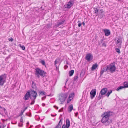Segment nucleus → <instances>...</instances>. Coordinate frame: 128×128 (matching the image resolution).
I'll return each mask as SVG.
<instances>
[{"label":"nucleus","mask_w":128,"mask_h":128,"mask_svg":"<svg viewBox=\"0 0 128 128\" xmlns=\"http://www.w3.org/2000/svg\"><path fill=\"white\" fill-rule=\"evenodd\" d=\"M112 114V112L110 111L104 112L102 115V117L101 120L102 122L106 126L109 125L112 122L111 120L110 119V117Z\"/></svg>","instance_id":"obj_1"},{"label":"nucleus","mask_w":128,"mask_h":128,"mask_svg":"<svg viewBox=\"0 0 128 128\" xmlns=\"http://www.w3.org/2000/svg\"><path fill=\"white\" fill-rule=\"evenodd\" d=\"M35 75L38 78L40 77V76L43 77L45 76L46 72H45L44 70H42L39 68H37L35 69Z\"/></svg>","instance_id":"obj_2"},{"label":"nucleus","mask_w":128,"mask_h":128,"mask_svg":"<svg viewBox=\"0 0 128 128\" xmlns=\"http://www.w3.org/2000/svg\"><path fill=\"white\" fill-rule=\"evenodd\" d=\"M30 94V98L32 100V102L30 104H34L35 102V100L37 97V92L36 91L34 90H30L29 91Z\"/></svg>","instance_id":"obj_3"},{"label":"nucleus","mask_w":128,"mask_h":128,"mask_svg":"<svg viewBox=\"0 0 128 128\" xmlns=\"http://www.w3.org/2000/svg\"><path fill=\"white\" fill-rule=\"evenodd\" d=\"M6 75L5 74L0 76V86H2L6 82Z\"/></svg>","instance_id":"obj_4"},{"label":"nucleus","mask_w":128,"mask_h":128,"mask_svg":"<svg viewBox=\"0 0 128 128\" xmlns=\"http://www.w3.org/2000/svg\"><path fill=\"white\" fill-rule=\"evenodd\" d=\"M67 96L66 93H61L59 96V100L60 102H64Z\"/></svg>","instance_id":"obj_5"},{"label":"nucleus","mask_w":128,"mask_h":128,"mask_svg":"<svg viewBox=\"0 0 128 128\" xmlns=\"http://www.w3.org/2000/svg\"><path fill=\"white\" fill-rule=\"evenodd\" d=\"M74 0H70L68 3L66 5H64V8H67L68 9L70 8L74 4Z\"/></svg>","instance_id":"obj_6"},{"label":"nucleus","mask_w":128,"mask_h":128,"mask_svg":"<svg viewBox=\"0 0 128 128\" xmlns=\"http://www.w3.org/2000/svg\"><path fill=\"white\" fill-rule=\"evenodd\" d=\"M93 58V56L91 53H89L86 54L85 57V59L88 62L92 60Z\"/></svg>","instance_id":"obj_7"},{"label":"nucleus","mask_w":128,"mask_h":128,"mask_svg":"<svg viewBox=\"0 0 128 128\" xmlns=\"http://www.w3.org/2000/svg\"><path fill=\"white\" fill-rule=\"evenodd\" d=\"M96 89H92L90 92V96L92 99L94 98L96 94Z\"/></svg>","instance_id":"obj_8"},{"label":"nucleus","mask_w":128,"mask_h":128,"mask_svg":"<svg viewBox=\"0 0 128 128\" xmlns=\"http://www.w3.org/2000/svg\"><path fill=\"white\" fill-rule=\"evenodd\" d=\"M116 67L114 64L111 65L110 64V71L111 73H113L115 72L116 70Z\"/></svg>","instance_id":"obj_9"},{"label":"nucleus","mask_w":128,"mask_h":128,"mask_svg":"<svg viewBox=\"0 0 128 128\" xmlns=\"http://www.w3.org/2000/svg\"><path fill=\"white\" fill-rule=\"evenodd\" d=\"M30 92L28 91L25 95L24 99L25 100H28L30 97Z\"/></svg>","instance_id":"obj_10"},{"label":"nucleus","mask_w":128,"mask_h":128,"mask_svg":"<svg viewBox=\"0 0 128 128\" xmlns=\"http://www.w3.org/2000/svg\"><path fill=\"white\" fill-rule=\"evenodd\" d=\"M108 91V89L106 88H104L101 90L100 91V94L102 95H105Z\"/></svg>","instance_id":"obj_11"},{"label":"nucleus","mask_w":128,"mask_h":128,"mask_svg":"<svg viewBox=\"0 0 128 128\" xmlns=\"http://www.w3.org/2000/svg\"><path fill=\"white\" fill-rule=\"evenodd\" d=\"M104 32L106 36H108L110 34V30L108 29H104Z\"/></svg>","instance_id":"obj_12"},{"label":"nucleus","mask_w":128,"mask_h":128,"mask_svg":"<svg viewBox=\"0 0 128 128\" xmlns=\"http://www.w3.org/2000/svg\"><path fill=\"white\" fill-rule=\"evenodd\" d=\"M98 66V65L97 63H95L93 64L91 68V70L92 71H93L95 70Z\"/></svg>","instance_id":"obj_13"},{"label":"nucleus","mask_w":128,"mask_h":128,"mask_svg":"<svg viewBox=\"0 0 128 128\" xmlns=\"http://www.w3.org/2000/svg\"><path fill=\"white\" fill-rule=\"evenodd\" d=\"M62 119H61L58 123V124L56 126L55 128H60L62 124Z\"/></svg>","instance_id":"obj_14"},{"label":"nucleus","mask_w":128,"mask_h":128,"mask_svg":"<svg viewBox=\"0 0 128 128\" xmlns=\"http://www.w3.org/2000/svg\"><path fill=\"white\" fill-rule=\"evenodd\" d=\"M73 109V106L72 104L70 105L68 107V110L69 112H70Z\"/></svg>","instance_id":"obj_15"},{"label":"nucleus","mask_w":128,"mask_h":128,"mask_svg":"<svg viewBox=\"0 0 128 128\" xmlns=\"http://www.w3.org/2000/svg\"><path fill=\"white\" fill-rule=\"evenodd\" d=\"M65 22V20H63L62 21H61L59 22H58L57 24H56V26L57 27H58L64 24Z\"/></svg>","instance_id":"obj_16"},{"label":"nucleus","mask_w":128,"mask_h":128,"mask_svg":"<svg viewBox=\"0 0 128 128\" xmlns=\"http://www.w3.org/2000/svg\"><path fill=\"white\" fill-rule=\"evenodd\" d=\"M38 92L39 93V96L45 95L46 94V92H45L40 90Z\"/></svg>","instance_id":"obj_17"},{"label":"nucleus","mask_w":128,"mask_h":128,"mask_svg":"<svg viewBox=\"0 0 128 128\" xmlns=\"http://www.w3.org/2000/svg\"><path fill=\"white\" fill-rule=\"evenodd\" d=\"M99 8H94V10L95 11L94 13L96 14H97L96 16H97L98 14Z\"/></svg>","instance_id":"obj_18"},{"label":"nucleus","mask_w":128,"mask_h":128,"mask_svg":"<svg viewBox=\"0 0 128 128\" xmlns=\"http://www.w3.org/2000/svg\"><path fill=\"white\" fill-rule=\"evenodd\" d=\"M85 73V70L84 69H82L80 73V76H83Z\"/></svg>","instance_id":"obj_19"},{"label":"nucleus","mask_w":128,"mask_h":128,"mask_svg":"<svg viewBox=\"0 0 128 128\" xmlns=\"http://www.w3.org/2000/svg\"><path fill=\"white\" fill-rule=\"evenodd\" d=\"M70 122L68 119H66V126L67 128H68L70 126Z\"/></svg>","instance_id":"obj_20"},{"label":"nucleus","mask_w":128,"mask_h":128,"mask_svg":"<svg viewBox=\"0 0 128 128\" xmlns=\"http://www.w3.org/2000/svg\"><path fill=\"white\" fill-rule=\"evenodd\" d=\"M116 43H122L121 39L120 38H118L116 39Z\"/></svg>","instance_id":"obj_21"},{"label":"nucleus","mask_w":128,"mask_h":128,"mask_svg":"<svg viewBox=\"0 0 128 128\" xmlns=\"http://www.w3.org/2000/svg\"><path fill=\"white\" fill-rule=\"evenodd\" d=\"M123 85L124 88H128V82H124Z\"/></svg>","instance_id":"obj_22"},{"label":"nucleus","mask_w":128,"mask_h":128,"mask_svg":"<svg viewBox=\"0 0 128 128\" xmlns=\"http://www.w3.org/2000/svg\"><path fill=\"white\" fill-rule=\"evenodd\" d=\"M74 70H72L69 72V76H72L74 72Z\"/></svg>","instance_id":"obj_23"},{"label":"nucleus","mask_w":128,"mask_h":128,"mask_svg":"<svg viewBox=\"0 0 128 128\" xmlns=\"http://www.w3.org/2000/svg\"><path fill=\"white\" fill-rule=\"evenodd\" d=\"M104 12V11L101 8H100L99 9V12H98V14H100L101 15H102V13Z\"/></svg>","instance_id":"obj_24"},{"label":"nucleus","mask_w":128,"mask_h":128,"mask_svg":"<svg viewBox=\"0 0 128 128\" xmlns=\"http://www.w3.org/2000/svg\"><path fill=\"white\" fill-rule=\"evenodd\" d=\"M74 96V93L73 92L72 93H71L70 94L68 98H71L72 99Z\"/></svg>","instance_id":"obj_25"},{"label":"nucleus","mask_w":128,"mask_h":128,"mask_svg":"<svg viewBox=\"0 0 128 128\" xmlns=\"http://www.w3.org/2000/svg\"><path fill=\"white\" fill-rule=\"evenodd\" d=\"M112 92V90H109L108 91V92L106 94V96L108 97L110 95V94H111Z\"/></svg>","instance_id":"obj_26"},{"label":"nucleus","mask_w":128,"mask_h":128,"mask_svg":"<svg viewBox=\"0 0 128 128\" xmlns=\"http://www.w3.org/2000/svg\"><path fill=\"white\" fill-rule=\"evenodd\" d=\"M122 43H116V46L119 48H120L121 47Z\"/></svg>","instance_id":"obj_27"},{"label":"nucleus","mask_w":128,"mask_h":128,"mask_svg":"<svg viewBox=\"0 0 128 128\" xmlns=\"http://www.w3.org/2000/svg\"><path fill=\"white\" fill-rule=\"evenodd\" d=\"M123 88H124V87L123 86H120L118 87L117 89H116V90L117 91H119L120 90H121Z\"/></svg>","instance_id":"obj_28"},{"label":"nucleus","mask_w":128,"mask_h":128,"mask_svg":"<svg viewBox=\"0 0 128 128\" xmlns=\"http://www.w3.org/2000/svg\"><path fill=\"white\" fill-rule=\"evenodd\" d=\"M40 62L44 66L46 67L45 62L44 60H42L40 61Z\"/></svg>","instance_id":"obj_29"},{"label":"nucleus","mask_w":128,"mask_h":128,"mask_svg":"<svg viewBox=\"0 0 128 128\" xmlns=\"http://www.w3.org/2000/svg\"><path fill=\"white\" fill-rule=\"evenodd\" d=\"M52 24L50 23L48 24L46 26V28L48 29L52 26Z\"/></svg>","instance_id":"obj_30"},{"label":"nucleus","mask_w":128,"mask_h":128,"mask_svg":"<svg viewBox=\"0 0 128 128\" xmlns=\"http://www.w3.org/2000/svg\"><path fill=\"white\" fill-rule=\"evenodd\" d=\"M115 50L116 52H118V54H120V50L119 48H116Z\"/></svg>","instance_id":"obj_31"},{"label":"nucleus","mask_w":128,"mask_h":128,"mask_svg":"<svg viewBox=\"0 0 128 128\" xmlns=\"http://www.w3.org/2000/svg\"><path fill=\"white\" fill-rule=\"evenodd\" d=\"M21 48L23 50H25V47L24 46H21V44H19Z\"/></svg>","instance_id":"obj_32"},{"label":"nucleus","mask_w":128,"mask_h":128,"mask_svg":"<svg viewBox=\"0 0 128 128\" xmlns=\"http://www.w3.org/2000/svg\"><path fill=\"white\" fill-rule=\"evenodd\" d=\"M72 99L71 98H68L67 101V103H69L70 102V101Z\"/></svg>","instance_id":"obj_33"},{"label":"nucleus","mask_w":128,"mask_h":128,"mask_svg":"<svg viewBox=\"0 0 128 128\" xmlns=\"http://www.w3.org/2000/svg\"><path fill=\"white\" fill-rule=\"evenodd\" d=\"M102 95L101 94L100 95V94L98 96L97 98V99L98 100H99L101 98H102Z\"/></svg>","instance_id":"obj_34"},{"label":"nucleus","mask_w":128,"mask_h":128,"mask_svg":"<svg viewBox=\"0 0 128 128\" xmlns=\"http://www.w3.org/2000/svg\"><path fill=\"white\" fill-rule=\"evenodd\" d=\"M110 65H109L108 66H106L105 67V68H106V70H110Z\"/></svg>","instance_id":"obj_35"},{"label":"nucleus","mask_w":128,"mask_h":128,"mask_svg":"<svg viewBox=\"0 0 128 128\" xmlns=\"http://www.w3.org/2000/svg\"><path fill=\"white\" fill-rule=\"evenodd\" d=\"M37 89V87L36 86H32V89H30V90H36Z\"/></svg>","instance_id":"obj_36"},{"label":"nucleus","mask_w":128,"mask_h":128,"mask_svg":"<svg viewBox=\"0 0 128 128\" xmlns=\"http://www.w3.org/2000/svg\"><path fill=\"white\" fill-rule=\"evenodd\" d=\"M36 86V85L35 83L34 82V81H32V86Z\"/></svg>","instance_id":"obj_37"},{"label":"nucleus","mask_w":128,"mask_h":128,"mask_svg":"<svg viewBox=\"0 0 128 128\" xmlns=\"http://www.w3.org/2000/svg\"><path fill=\"white\" fill-rule=\"evenodd\" d=\"M78 78V74H77V76H75L74 77V81H76V80Z\"/></svg>","instance_id":"obj_38"},{"label":"nucleus","mask_w":128,"mask_h":128,"mask_svg":"<svg viewBox=\"0 0 128 128\" xmlns=\"http://www.w3.org/2000/svg\"><path fill=\"white\" fill-rule=\"evenodd\" d=\"M104 72V70H101L100 72V76H101L103 74Z\"/></svg>","instance_id":"obj_39"},{"label":"nucleus","mask_w":128,"mask_h":128,"mask_svg":"<svg viewBox=\"0 0 128 128\" xmlns=\"http://www.w3.org/2000/svg\"><path fill=\"white\" fill-rule=\"evenodd\" d=\"M67 127L66 126L65 124H64L63 125L62 128H67Z\"/></svg>","instance_id":"obj_40"},{"label":"nucleus","mask_w":128,"mask_h":128,"mask_svg":"<svg viewBox=\"0 0 128 128\" xmlns=\"http://www.w3.org/2000/svg\"><path fill=\"white\" fill-rule=\"evenodd\" d=\"M24 112V111L23 110H22L21 111V113H20V116H22V114H23V113Z\"/></svg>","instance_id":"obj_41"},{"label":"nucleus","mask_w":128,"mask_h":128,"mask_svg":"<svg viewBox=\"0 0 128 128\" xmlns=\"http://www.w3.org/2000/svg\"><path fill=\"white\" fill-rule=\"evenodd\" d=\"M8 40L9 41H10L11 42H12L13 41V39L12 38H9L8 39Z\"/></svg>","instance_id":"obj_42"},{"label":"nucleus","mask_w":128,"mask_h":128,"mask_svg":"<svg viewBox=\"0 0 128 128\" xmlns=\"http://www.w3.org/2000/svg\"><path fill=\"white\" fill-rule=\"evenodd\" d=\"M82 24V23H78V26L79 27H80L81 26V25Z\"/></svg>","instance_id":"obj_43"},{"label":"nucleus","mask_w":128,"mask_h":128,"mask_svg":"<svg viewBox=\"0 0 128 128\" xmlns=\"http://www.w3.org/2000/svg\"><path fill=\"white\" fill-rule=\"evenodd\" d=\"M46 98V96H44L42 97V100H44Z\"/></svg>","instance_id":"obj_44"},{"label":"nucleus","mask_w":128,"mask_h":128,"mask_svg":"<svg viewBox=\"0 0 128 128\" xmlns=\"http://www.w3.org/2000/svg\"><path fill=\"white\" fill-rule=\"evenodd\" d=\"M102 46H104L106 47V44L105 43H103L102 44Z\"/></svg>","instance_id":"obj_45"},{"label":"nucleus","mask_w":128,"mask_h":128,"mask_svg":"<svg viewBox=\"0 0 128 128\" xmlns=\"http://www.w3.org/2000/svg\"><path fill=\"white\" fill-rule=\"evenodd\" d=\"M82 24H83V26H84L85 27L86 26H85V22H82Z\"/></svg>","instance_id":"obj_46"},{"label":"nucleus","mask_w":128,"mask_h":128,"mask_svg":"<svg viewBox=\"0 0 128 128\" xmlns=\"http://www.w3.org/2000/svg\"><path fill=\"white\" fill-rule=\"evenodd\" d=\"M20 122H23V120L22 119V117H21L20 120Z\"/></svg>","instance_id":"obj_47"},{"label":"nucleus","mask_w":128,"mask_h":128,"mask_svg":"<svg viewBox=\"0 0 128 128\" xmlns=\"http://www.w3.org/2000/svg\"><path fill=\"white\" fill-rule=\"evenodd\" d=\"M58 61H57V60H56L55 61H54V64L55 65H56L57 63V62H58Z\"/></svg>","instance_id":"obj_48"},{"label":"nucleus","mask_w":128,"mask_h":128,"mask_svg":"<svg viewBox=\"0 0 128 128\" xmlns=\"http://www.w3.org/2000/svg\"><path fill=\"white\" fill-rule=\"evenodd\" d=\"M103 70H104V72H106L107 71L106 68H105V67L103 68Z\"/></svg>","instance_id":"obj_49"},{"label":"nucleus","mask_w":128,"mask_h":128,"mask_svg":"<svg viewBox=\"0 0 128 128\" xmlns=\"http://www.w3.org/2000/svg\"><path fill=\"white\" fill-rule=\"evenodd\" d=\"M54 108H56L57 109H58V107L57 106H54Z\"/></svg>","instance_id":"obj_50"},{"label":"nucleus","mask_w":128,"mask_h":128,"mask_svg":"<svg viewBox=\"0 0 128 128\" xmlns=\"http://www.w3.org/2000/svg\"><path fill=\"white\" fill-rule=\"evenodd\" d=\"M3 109L4 110V112L5 113H6V110L5 108H3Z\"/></svg>","instance_id":"obj_51"},{"label":"nucleus","mask_w":128,"mask_h":128,"mask_svg":"<svg viewBox=\"0 0 128 128\" xmlns=\"http://www.w3.org/2000/svg\"><path fill=\"white\" fill-rule=\"evenodd\" d=\"M10 58V56H9L8 57H6V60L8 59L9 58Z\"/></svg>","instance_id":"obj_52"},{"label":"nucleus","mask_w":128,"mask_h":128,"mask_svg":"<svg viewBox=\"0 0 128 128\" xmlns=\"http://www.w3.org/2000/svg\"><path fill=\"white\" fill-rule=\"evenodd\" d=\"M104 40L103 39H101L100 40V42L101 43H102V42Z\"/></svg>","instance_id":"obj_53"},{"label":"nucleus","mask_w":128,"mask_h":128,"mask_svg":"<svg viewBox=\"0 0 128 128\" xmlns=\"http://www.w3.org/2000/svg\"><path fill=\"white\" fill-rule=\"evenodd\" d=\"M56 114L55 115H52V114H51V116H56Z\"/></svg>","instance_id":"obj_54"},{"label":"nucleus","mask_w":128,"mask_h":128,"mask_svg":"<svg viewBox=\"0 0 128 128\" xmlns=\"http://www.w3.org/2000/svg\"><path fill=\"white\" fill-rule=\"evenodd\" d=\"M27 108H28V107H26L24 108V109L23 110L24 111L26 110L27 109Z\"/></svg>","instance_id":"obj_55"},{"label":"nucleus","mask_w":128,"mask_h":128,"mask_svg":"<svg viewBox=\"0 0 128 128\" xmlns=\"http://www.w3.org/2000/svg\"><path fill=\"white\" fill-rule=\"evenodd\" d=\"M22 124H20V125L19 124V126H22Z\"/></svg>","instance_id":"obj_56"},{"label":"nucleus","mask_w":128,"mask_h":128,"mask_svg":"<svg viewBox=\"0 0 128 128\" xmlns=\"http://www.w3.org/2000/svg\"><path fill=\"white\" fill-rule=\"evenodd\" d=\"M78 114V113H76L75 114V116H77V115Z\"/></svg>","instance_id":"obj_57"},{"label":"nucleus","mask_w":128,"mask_h":128,"mask_svg":"<svg viewBox=\"0 0 128 128\" xmlns=\"http://www.w3.org/2000/svg\"><path fill=\"white\" fill-rule=\"evenodd\" d=\"M62 111V110H58V112H61Z\"/></svg>","instance_id":"obj_58"},{"label":"nucleus","mask_w":128,"mask_h":128,"mask_svg":"<svg viewBox=\"0 0 128 128\" xmlns=\"http://www.w3.org/2000/svg\"><path fill=\"white\" fill-rule=\"evenodd\" d=\"M78 23H80V21L79 20H78Z\"/></svg>","instance_id":"obj_59"},{"label":"nucleus","mask_w":128,"mask_h":128,"mask_svg":"<svg viewBox=\"0 0 128 128\" xmlns=\"http://www.w3.org/2000/svg\"><path fill=\"white\" fill-rule=\"evenodd\" d=\"M68 78L66 79V82L68 81Z\"/></svg>","instance_id":"obj_60"},{"label":"nucleus","mask_w":128,"mask_h":128,"mask_svg":"<svg viewBox=\"0 0 128 128\" xmlns=\"http://www.w3.org/2000/svg\"><path fill=\"white\" fill-rule=\"evenodd\" d=\"M103 15H102V16H101L100 17V18H103Z\"/></svg>","instance_id":"obj_61"},{"label":"nucleus","mask_w":128,"mask_h":128,"mask_svg":"<svg viewBox=\"0 0 128 128\" xmlns=\"http://www.w3.org/2000/svg\"><path fill=\"white\" fill-rule=\"evenodd\" d=\"M66 64H68V62L67 61H66Z\"/></svg>","instance_id":"obj_62"},{"label":"nucleus","mask_w":128,"mask_h":128,"mask_svg":"<svg viewBox=\"0 0 128 128\" xmlns=\"http://www.w3.org/2000/svg\"><path fill=\"white\" fill-rule=\"evenodd\" d=\"M45 104H43V106H45Z\"/></svg>","instance_id":"obj_63"},{"label":"nucleus","mask_w":128,"mask_h":128,"mask_svg":"<svg viewBox=\"0 0 128 128\" xmlns=\"http://www.w3.org/2000/svg\"><path fill=\"white\" fill-rule=\"evenodd\" d=\"M27 124H29V123H28V122H27Z\"/></svg>","instance_id":"obj_64"}]
</instances>
